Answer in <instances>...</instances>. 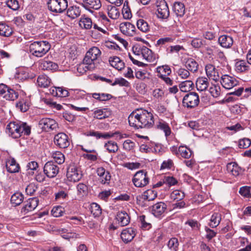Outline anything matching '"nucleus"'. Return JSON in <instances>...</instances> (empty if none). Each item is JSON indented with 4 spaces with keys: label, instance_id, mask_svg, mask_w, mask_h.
<instances>
[{
    "label": "nucleus",
    "instance_id": "obj_1",
    "mask_svg": "<svg viewBox=\"0 0 251 251\" xmlns=\"http://www.w3.org/2000/svg\"><path fill=\"white\" fill-rule=\"evenodd\" d=\"M129 125L136 129L149 128L154 124L153 115L147 110L138 111V113L132 112L128 117Z\"/></svg>",
    "mask_w": 251,
    "mask_h": 251
},
{
    "label": "nucleus",
    "instance_id": "obj_2",
    "mask_svg": "<svg viewBox=\"0 0 251 251\" xmlns=\"http://www.w3.org/2000/svg\"><path fill=\"white\" fill-rule=\"evenodd\" d=\"M6 132L10 136L16 139L23 135H29L31 133V127L26 123L11 122L7 125Z\"/></svg>",
    "mask_w": 251,
    "mask_h": 251
},
{
    "label": "nucleus",
    "instance_id": "obj_3",
    "mask_svg": "<svg viewBox=\"0 0 251 251\" xmlns=\"http://www.w3.org/2000/svg\"><path fill=\"white\" fill-rule=\"evenodd\" d=\"M50 45L48 41H36L30 44L29 52L33 56L41 57L45 55L50 50Z\"/></svg>",
    "mask_w": 251,
    "mask_h": 251
},
{
    "label": "nucleus",
    "instance_id": "obj_4",
    "mask_svg": "<svg viewBox=\"0 0 251 251\" xmlns=\"http://www.w3.org/2000/svg\"><path fill=\"white\" fill-rule=\"evenodd\" d=\"M149 180L147 172L142 170L134 174L132 181L135 187L142 188L149 184Z\"/></svg>",
    "mask_w": 251,
    "mask_h": 251
},
{
    "label": "nucleus",
    "instance_id": "obj_5",
    "mask_svg": "<svg viewBox=\"0 0 251 251\" xmlns=\"http://www.w3.org/2000/svg\"><path fill=\"white\" fill-rule=\"evenodd\" d=\"M50 11L55 13L63 12L68 7L67 0H49L47 3Z\"/></svg>",
    "mask_w": 251,
    "mask_h": 251
},
{
    "label": "nucleus",
    "instance_id": "obj_6",
    "mask_svg": "<svg viewBox=\"0 0 251 251\" xmlns=\"http://www.w3.org/2000/svg\"><path fill=\"white\" fill-rule=\"evenodd\" d=\"M101 51L99 49L96 47H93L90 48L86 52L83 59V61L90 65V68H95V61L100 56Z\"/></svg>",
    "mask_w": 251,
    "mask_h": 251
},
{
    "label": "nucleus",
    "instance_id": "obj_7",
    "mask_svg": "<svg viewBox=\"0 0 251 251\" xmlns=\"http://www.w3.org/2000/svg\"><path fill=\"white\" fill-rule=\"evenodd\" d=\"M66 176L69 181L76 182L82 178V174L77 165L74 163H71L67 168Z\"/></svg>",
    "mask_w": 251,
    "mask_h": 251
},
{
    "label": "nucleus",
    "instance_id": "obj_8",
    "mask_svg": "<svg viewBox=\"0 0 251 251\" xmlns=\"http://www.w3.org/2000/svg\"><path fill=\"white\" fill-rule=\"evenodd\" d=\"M199 102V96L196 92H190L187 94L182 100L183 106L188 108H193L197 106Z\"/></svg>",
    "mask_w": 251,
    "mask_h": 251
},
{
    "label": "nucleus",
    "instance_id": "obj_9",
    "mask_svg": "<svg viewBox=\"0 0 251 251\" xmlns=\"http://www.w3.org/2000/svg\"><path fill=\"white\" fill-rule=\"evenodd\" d=\"M157 17L161 19H167L170 15L168 4L165 0H158L156 2Z\"/></svg>",
    "mask_w": 251,
    "mask_h": 251
},
{
    "label": "nucleus",
    "instance_id": "obj_10",
    "mask_svg": "<svg viewBox=\"0 0 251 251\" xmlns=\"http://www.w3.org/2000/svg\"><path fill=\"white\" fill-rule=\"evenodd\" d=\"M39 125L46 132H50L58 128L57 122L53 119L48 118L41 119L39 122Z\"/></svg>",
    "mask_w": 251,
    "mask_h": 251
},
{
    "label": "nucleus",
    "instance_id": "obj_11",
    "mask_svg": "<svg viewBox=\"0 0 251 251\" xmlns=\"http://www.w3.org/2000/svg\"><path fill=\"white\" fill-rule=\"evenodd\" d=\"M54 143L58 148L66 149L70 145V141L67 134L60 132L54 136Z\"/></svg>",
    "mask_w": 251,
    "mask_h": 251
},
{
    "label": "nucleus",
    "instance_id": "obj_12",
    "mask_svg": "<svg viewBox=\"0 0 251 251\" xmlns=\"http://www.w3.org/2000/svg\"><path fill=\"white\" fill-rule=\"evenodd\" d=\"M44 174L49 178H53L58 174L59 168L52 161L47 162L44 165Z\"/></svg>",
    "mask_w": 251,
    "mask_h": 251
},
{
    "label": "nucleus",
    "instance_id": "obj_13",
    "mask_svg": "<svg viewBox=\"0 0 251 251\" xmlns=\"http://www.w3.org/2000/svg\"><path fill=\"white\" fill-rule=\"evenodd\" d=\"M96 173L99 176L98 181L101 184L109 185L110 182L111 176L110 172L106 171L103 167H99L97 169Z\"/></svg>",
    "mask_w": 251,
    "mask_h": 251
},
{
    "label": "nucleus",
    "instance_id": "obj_14",
    "mask_svg": "<svg viewBox=\"0 0 251 251\" xmlns=\"http://www.w3.org/2000/svg\"><path fill=\"white\" fill-rule=\"evenodd\" d=\"M39 204V199L37 197L28 199L25 202L24 206L21 209V213L26 215L34 210Z\"/></svg>",
    "mask_w": 251,
    "mask_h": 251
},
{
    "label": "nucleus",
    "instance_id": "obj_15",
    "mask_svg": "<svg viewBox=\"0 0 251 251\" xmlns=\"http://www.w3.org/2000/svg\"><path fill=\"white\" fill-rule=\"evenodd\" d=\"M137 234V230L134 227H128L124 229L121 234V238L125 243L131 242Z\"/></svg>",
    "mask_w": 251,
    "mask_h": 251
},
{
    "label": "nucleus",
    "instance_id": "obj_16",
    "mask_svg": "<svg viewBox=\"0 0 251 251\" xmlns=\"http://www.w3.org/2000/svg\"><path fill=\"white\" fill-rule=\"evenodd\" d=\"M138 52V55L142 54L143 58L149 62H153L155 60V54L151 50L145 46L140 47Z\"/></svg>",
    "mask_w": 251,
    "mask_h": 251
},
{
    "label": "nucleus",
    "instance_id": "obj_17",
    "mask_svg": "<svg viewBox=\"0 0 251 251\" xmlns=\"http://www.w3.org/2000/svg\"><path fill=\"white\" fill-rule=\"evenodd\" d=\"M85 9L92 12V9L98 10L101 6L100 0H83L80 3Z\"/></svg>",
    "mask_w": 251,
    "mask_h": 251
},
{
    "label": "nucleus",
    "instance_id": "obj_18",
    "mask_svg": "<svg viewBox=\"0 0 251 251\" xmlns=\"http://www.w3.org/2000/svg\"><path fill=\"white\" fill-rule=\"evenodd\" d=\"M221 83L225 88L230 89L237 85L238 81L235 78L225 75L222 76Z\"/></svg>",
    "mask_w": 251,
    "mask_h": 251
},
{
    "label": "nucleus",
    "instance_id": "obj_19",
    "mask_svg": "<svg viewBox=\"0 0 251 251\" xmlns=\"http://www.w3.org/2000/svg\"><path fill=\"white\" fill-rule=\"evenodd\" d=\"M120 29L123 34L131 36L134 35L136 30L135 26L129 22L121 23Z\"/></svg>",
    "mask_w": 251,
    "mask_h": 251
},
{
    "label": "nucleus",
    "instance_id": "obj_20",
    "mask_svg": "<svg viewBox=\"0 0 251 251\" xmlns=\"http://www.w3.org/2000/svg\"><path fill=\"white\" fill-rule=\"evenodd\" d=\"M6 168L10 173H15L19 171L20 167L14 158L9 157L6 161Z\"/></svg>",
    "mask_w": 251,
    "mask_h": 251
},
{
    "label": "nucleus",
    "instance_id": "obj_21",
    "mask_svg": "<svg viewBox=\"0 0 251 251\" xmlns=\"http://www.w3.org/2000/svg\"><path fill=\"white\" fill-rule=\"evenodd\" d=\"M116 218L119 224L122 226H127L130 222V217L125 211H119Z\"/></svg>",
    "mask_w": 251,
    "mask_h": 251
},
{
    "label": "nucleus",
    "instance_id": "obj_22",
    "mask_svg": "<svg viewBox=\"0 0 251 251\" xmlns=\"http://www.w3.org/2000/svg\"><path fill=\"white\" fill-rule=\"evenodd\" d=\"M205 69L206 75L209 78L215 81H217L219 79V73L214 65L208 64L205 66Z\"/></svg>",
    "mask_w": 251,
    "mask_h": 251
},
{
    "label": "nucleus",
    "instance_id": "obj_23",
    "mask_svg": "<svg viewBox=\"0 0 251 251\" xmlns=\"http://www.w3.org/2000/svg\"><path fill=\"white\" fill-rule=\"evenodd\" d=\"M166 208L167 205L164 202H157L152 205V212L155 217H159L164 213Z\"/></svg>",
    "mask_w": 251,
    "mask_h": 251
},
{
    "label": "nucleus",
    "instance_id": "obj_24",
    "mask_svg": "<svg viewBox=\"0 0 251 251\" xmlns=\"http://www.w3.org/2000/svg\"><path fill=\"white\" fill-rule=\"evenodd\" d=\"M109 62L111 66L119 71L122 70L125 67V63L118 56L109 57Z\"/></svg>",
    "mask_w": 251,
    "mask_h": 251
},
{
    "label": "nucleus",
    "instance_id": "obj_25",
    "mask_svg": "<svg viewBox=\"0 0 251 251\" xmlns=\"http://www.w3.org/2000/svg\"><path fill=\"white\" fill-rule=\"evenodd\" d=\"M220 45L225 48H230L233 44V39L231 37L226 35L220 36L218 39Z\"/></svg>",
    "mask_w": 251,
    "mask_h": 251
},
{
    "label": "nucleus",
    "instance_id": "obj_26",
    "mask_svg": "<svg viewBox=\"0 0 251 251\" xmlns=\"http://www.w3.org/2000/svg\"><path fill=\"white\" fill-rule=\"evenodd\" d=\"M94 118L102 120L109 117L111 115V112L107 108L97 109L94 112Z\"/></svg>",
    "mask_w": 251,
    "mask_h": 251
},
{
    "label": "nucleus",
    "instance_id": "obj_27",
    "mask_svg": "<svg viewBox=\"0 0 251 251\" xmlns=\"http://www.w3.org/2000/svg\"><path fill=\"white\" fill-rule=\"evenodd\" d=\"M173 10L177 17H182L185 14V8L184 4L181 2H175Z\"/></svg>",
    "mask_w": 251,
    "mask_h": 251
},
{
    "label": "nucleus",
    "instance_id": "obj_28",
    "mask_svg": "<svg viewBox=\"0 0 251 251\" xmlns=\"http://www.w3.org/2000/svg\"><path fill=\"white\" fill-rule=\"evenodd\" d=\"M196 87L199 91L205 90L209 86L208 79L205 77H199L196 81Z\"/></svg>",
    "mask_w": 251,
    "mask_h": 251
},
{
    "label": "nucleus",
    "instance_id": "obj_29",
    "mask_svg": "<svg viewBox=\"0 0 251 251\" xmlns=\"http://www.w3.org/2000/svg\"><path fill=\"white\" fill-rule=\"evenodd\" d=\"M93 28L94 30L92 31V36L96 39H98L102 35L100 32L103 34H106L107 33V28L105 27L102 28L96 24H93Z\"/></svg>",
    "mask_w": 251,
    "mask_h": 251
},
{
    "label": "nucleus",
    "instance_id": "obj_30",
    "mask_svg": "<svg viewBox=\"0 0 251 251\" xmlns=\"http://www.w3.org/2000/svg\"><path fill=\"white\" fill-rule=\"evenodd\" d=\"M227 170L233 176H238L241 172V168L235 162L229 163L226 166Z\"/></svg>",
    "mask_w": 251,
    "mask_h": 251
},
{
    "label": "nucleus",
    "instance_id": "obj_31",
    "mask_svg": "<svg viewBox=\"0 0 251 251\" xmlns=\"http://www.w3.org/2000/svg\"><path fill=\"white\" fill-rule=\"evenodd\" d=\"M13 33L12 27L7 25L0 23V35L4 37H9Z\"/></svg>",
    "mask_w": 251,
    "mask_h": 251
},
{
    "label": "nucleus",
    "instance_id": "obj_32",
    "mask_svg": "<svg viewBox=\"0 0 251 251\" xmlns=\"http://www.w3.org/2000/svg\"><path fill=\"white\" fill-rule=\"evenodd\" d=\"M58 67L57 64L50 61L44 60L40 64V68L44 70H56Z\"/></svg>",
    "mask_w": 251,
    "mask_h": 251
},
{
    "label": "nucleus",
    "instance_id": "obj_33",
    "mask_svg": "<svg viewBox=\"0 0 251 251\" xmlns=\"http://www.w3.org/2000/svg\"><path fill=\"white\" fill-rule=\"evenodd\" d=\"M50 82V79L46 75H40L37 80L38 86L43 88L49 87Z\"/></svg>",
    "mask_w": 251,
    "mask_h": 251
},
{
    "label": "nucleus",
    "instance_id": "obj_34",
    "mask_svg": "<svg viewBox=\"0 0 251 251\" xmlns=\"http://www.w3.org/2000/svg\"><path fill=\"white\" fill-rule=\"evenodd\" d=\"M107 10L108 16L112 19H117L120 16L119 10L112 4L108 5Z\"/></svg>",
    "mask_w": 251,
    "mask_h": 251
},
{
    "label": "nucleus",
    "instance_id": "obj_35",
    "mask_svg": "<svg viewBox=\"0 0 251 251\" xmlns=\"http://www.w3.org/2000/svg\"><path fill=\"white\" fill-rule=\"evenodd\" d=\"M118 133V132H107V133H100L98 131H90L87 133V136H95L97 139L103 138L104 139H108L114 136V134Z\"/></svg>",
    "mask_w": 251,
    "mask_h": 251
},
{
    "label": "nucleus",
    "instance_id": "obj_36",
    "mask_svg": "<svg viewBox=\"0 0 251 251\" xmlns=\"http://www.w3.org/2000/svg\"><path fill=\"white\" fill-rule=\"evenodd\" d=\"M81 10L79 7L73 6L70 7L67 11V15L71 19H74L80 16Z\"/></svg>",
    "mask_w": 251,
    "mask_h": 251
},
{
    "label": "nucleus",
    "instance_id": "obj_37",
    "mask_svg": "<svg viewBox=\"0 0 251 251\" xmlns=\"http://www.w3.org/2000/svg\"><path fill=\"white\" fill-rule=\"evenodd\" d=\"M194 87V83L191 80L184 81L179 84V88L180 91L183 92H187L191 91Z\"/></svg>",
    "mask_w": 251,
    "mask_h": 251
},
{
    "label": "nucleus",
    "instance_id": "obj_38",
    "mask_svg": "<svg viewBox=\"0 0 251 251\" xmlns=\"http://www.w3.org/2000/svg\"><path fill=\"white\" fill-rule=\"evenodd\" d=\"M199 65L197 62L192 58H189L185 62V67L187 69L192 72L198 71Z\"/></svg>",
    "mask_w": 251,
    "mask_h": 251
},
{
    "label": "nucleus",
    "instance_id": "obj_39",
    "mask_svg": "<svg viewBox=\"0 0 251 251\" xmlns=\"http://www.w3.org/2000/svg\"><path fill=\"white\" fill-rule=\"evenodd\" d=\"M79 25L80 27L86 29H89L92 28L93 25L92 20L85 16L82 17L79 22Z\"/></svg>",
    "mask_w": 251,
    "mask_h": 251
},
{
    "label": "nucleus",
    "instance_id": "obj_40",
    "mask_svg": "<svg viewBox=\"0 0 251 251\" xmlns=\"http://www.w3.org/2000/svg\"><path fill=\"white\" fill-rule=\"evenodd\" d=\"M221 221V214L218 212L213 214L210 219L209 226L212 228L217 227Z\"/></svg>",
    "mask_w": 251,
    "mask_h": 251
},
{
    "label": "nucleus",
    "instance_id": "obj_41",
    "mask_svg": "<svg viewBox=\"0 0 251 251\" xmlns=\"http://www.w3.org/2000/svg\"><path fill=\"white\" fill-rule=\"evenodd\" d=\"M24 196L20 192H16L13 194L11 198V202L14 206L20 204L23 201Z\"/></svg>",
    "mask_w": 251,
    "mask_h": 251
},
{
    "label": "nucleus",
    "instance_id": "obj_42",
    "mask_svg": "<svg viewBox=\"0 0 251 251\" xmlns=\"http://www.w3.org/2000/svg\"><path fill=\"white\" fill-rule=\"evenodd\" d=\"M157 193L156 191L149 189L143 193L142 198L144 200L151 201L154 200L157 197Z\"/></svg>",
    "mask_w": 251,
    "mask_h": 251
},
{
    "label": "nucleus",
    "instance_id": "obj_43",
    "mask_svg": "<svg viewBox=\"0 0 251 251\" xmlns=\"http://www.w3.org/2000/svg\"><path fill=\"white\" fill-rule=\"evenodd\" d=\"M77 194L81 198L88 194V189L87 186L82 183H79L76 186Z\"/></svg>",
    "mask_w": 251,
    "mask_h": 251
},
{
    "label": "nucleus",
    "instance_id": "obj_44",
    "mask_svg": "<svg viewBox=\"0 0 251 251\" xmlns=\"http://www.w3.org/2000/svg\"><path fill=\"white\" fill-rule=\"evenodd\" d=\"M235 69L238 72H244L249 70V66L244 60H239L235 63Z\"/></svg>",
    "mask_w": 251,
    "mask_h": 251
},
{
    "label": "nucleus",
    "instance_id": "obj_45",
    "mask_svg": "<svg viewBox=\"0 0 251 251\" xmlns=\"http://www.w3.org/2000/svg\"><path fill=\"white\" fill-rule=\"evenodd\" d=\"M51 156L54 161L59 164H61L65 161L64 155L60 151H56L53 152Z\"/></svg>",
    "mask_w": 251,
    "mask_h": 251
},
{
    "label": "nucleus",
    "instance_id": "obj_46",
    "mask_svg": "<svg viewBox=\"0 0 251 251\" xmlns=\"http://www.w3.org/2000/svg\"><path fill=\"white\" fill-rule=\"evenodd\" d=\"M167 246L171 251H177L179 246L178 239L175 237L171 238L168 242Z\"/></svg>",
    "mask_w": 251,
    "mask_h": 251
},
{
    "label": "nucleus",
    "instance_id": "obj_47",
    "mask_svg": "<svg viewBox=\"0 0 251 251\" xmlns=\"http://www.w3.org/2000/svg\"><path fill=\"white\" fill-rule=\"evenodd\" d=\"M92 97L100 101H106L110 100L112 96L109 94L94 93L92 94Z\"/></svg>",
    "mask_w": 251,
    "mask_h": 251
},
{
    "label": "nucleus",
    "instance_id": "obj_48",
    "mask_svg": "<svg viewBox=\"0 0 251 251\" xmlns=\"http://www.w3.org/2000/svg\"><path fill=\"white\" fill-rule=\"evenodd\" d=\"M18 97V93L14 90L9 88V90L4 95V98L8 100H14L17 99Z\"/></svg>",
    "mask_w": 251,
    "mask_h": 251
},
{
    "label": "nucleus",
    "instance_id": "obj_49",
    "mask_svg": "<svg viewBox=\"0 0 251 251\" xmlns=\"http://www.w3.org/2000/svg\"><path fill=\"white\" fill-rule=\"evenodd\" d=\"M16 107L22 112H25L28 110L29 105L27 101L24 99L20 100L16 103Z\"/></svg>",
    "mask_w": 251,
    "mask_h": 251
},
{
    "label": "nucleus",
    "instance_id": "obj_50",
    "mask_svg": "<svg viewBox=\"0 0 251 251\" xmlns=\"http://www.w3.org/2000/svg\"><path fill=\"white\" fill-rule=\"evenodd\" d=\"M136 25L138 28L143 32H146L149 30L148 24L143 19L138 20Z\"/></svg>",
    "mask_w": 251,
    "mask_h": 251
},
{
    "label": "nucleus",
    "instance_id": "obj_51",
    "mask_svg": "<svg viewBox=\"0 0 251 251\" xmlns=\"http://www.w3.org/2000/svg\"><path fill=\"white\" fill-rule=\"evenodd\" d=\"M158 129L163 130L166 137L169 136L171 133V128L168 125L164 122H160L157 125Z\"/></svg>",
    "mask_w": 251,
    "mask_h": 251
},
{
    "label": "nucleus",
    "instance_id": "obj_52",
    "mask_svg": "<svg viewBox=\"0 0 251 251\" xmlns=\"http://www.w3.org/2000/svg\"><path fill=\"white\" fill-rule=\"evenodd\" d=\"M104 147L109 152H116L119 149L117 144L112 141H109L107 143H105Z\"/></svg>",
    "mask_w": 251,
    "mask_h": 251
},
{
    "label": "nucleus",
    "instance_id": "obj_53",
    "mask_svg": "<svg viewBox=\"0 0 251 251\" xmlns=\"http://www.w3.org/2000/svg\"><path fill=\"white\" fill-rule=\"evenodd\" d=\"M90 65L83 61V62L78 64L77 67V71L80 74L85 73L87 71H92L94 68H90Z\"/></svg>",
    "mask_w": 251,
    "mask_h": 251
},
{
    "label": "nucleus",
    "instance_id": "obj_54",
    "mask_svg": "<svg viewBox=\"0 0 251 251\" xmlns=\"http://www.w3.org/2000/svg\"><path fill=\"white\" fill-rule=\"evenodd\" d=\"M91 212L94 217H99L101 214V209L100 206L96 203H93L91 205Z\"/></svg>",
    "mask_w": 251,
    "mask_h": 251
},
{
    "label": "nucleus",
    "instance_id": "obj_55",
    "mask_svg": "<svg viewBox=\"0 0 251 251\" xmlns=\"http://www.w3.org/2000/svg\"><path fill=\"white\" fill-rule=\"evenodd\" d=\"M119 85L120 86L129 87L130 83L123 77L116 78L114 81L111 83L112 86Z\"/></svg>",
    "mask_w": 251,
    "mask_h": 251
},
{
    "label": "nucleus",
    "instance_id": "obj_56",
    "mask_svg": "<svg viewBox=\"0 0 251 251\" xmlns=\"http://www.w3.org/2000/svg\"><path fill=\"white\" fill-rule=\"evenodd\" d=\"M209 91L214 98H218L221 94V88L219 85H214L209 88Z\"/></svg>",
    "mask_w": 251,
    "mask_h": 251
},
{
    "label": "nucleus",
    "instance_id": "obj_57",
    "mask_svg": "<svg viewBox=\"0 0 251 251\" xmlns=\"http://www.w3.org/2000/svg\"><path fill=\"white\" fill-rule=\"evenodd\" d=\"M38 188V184L33 182L30 183L26 186L25 192L27 195H32L36 191Z\"/></svg>",
    "mask_w": 251,
    "mask_h": 251
},
{
    "label": "nucleus",
    "instance_id": "obj_58",
    "mask_svg": "<svg viewBox=\"0 0 251 251\" xmlns=\"http://www.w3.org/2000/svg\"><path fill=\"white\" fill-rule=\"evenodd\" d=\"M178 151L181 156L185 158H189L192 155L190 150L182 146L179 148Z\"/></svg>",
    "mask_w": 251,
    "mask_h": 251
},
{
    "label": "nucleus",
    "instance_id": "obj_59",
    "mask_svg": "<svg viewBox=\"0 0 251 251\" xmlns=\"http://www.w3.org/2000/svg\"><path fill=\"white\" fill-rule=\"evenodd\" d=\"M163 181L165 184L169 186L176 185L177 183V180L173 176H165L163 177Z\"/></svg>",
    "mask_w": 251,
    "mask_h": 251
},
{
    "label": "nucleus",
    "instance_id": "obj_60",
    "mask_svg": "<svg viewBox=\"0 0 251 251\" xmlns=\"http://www.w3.org/2000/svg\"><path fill=\"white\" fill-rule=\"evenodd\" d=\"M251 145V141L248 138H244L239 141L238 147L240 149H246Z\"/></svg>",
    "mask_w": 251,
    "mask_h": 251
},
{
    "label": "nucleus",
    "instance_id": "obj_61",
    "mask_svg": "<svg viewBox=\"0 0 251 251\" xmlns=\"http://www.w3.org/2000/svg\"><path fill=\"white\" fill-rule=\"evenodd\" d=\"M250 187L249 186H243L240 188L239 193L243 196L248 198H251V193H250Z\"/></svg>",
    "mask_w": 251,
    "mask_h": 251
},
{
    "label": "nucleus",
    "instance_id": "obj_62",
    "mask_svg": "<svg viewBox=\"0 0 251 251\" xmlns=\"http://www.w3.org/2000/svg\"><path fill=\"white\" fill-rule=\"evenodd\" d=\"M6 5L10 9L17 10L19 8L20 5L17 0H8Z\"/></svg>",
    "mask_w": 251,
    "mask_h": 251
},
{
    "label": "nucleus",
    "instance_id": "obj_63",
    "mask_svg": "<svg viewBox=\"0 0 251 251\" xmlns=\"http://www.w3.org/2000/svg\"><path fill=\"white\" fill-rule=\"evenodd\" d=\"M164 95V91L161 89H155L152 92L153 97L158 101L161 100Z\"/></svg>",
    "mask_w": 251,
    "mask_h": 251
},
{
    "label": "nucleus",
    "instance_id": "obj_64",
    "mask_svg": "<svg viewBox=\"0 0 251 251\" xmlns=\"http://www.w3.org/2000/svg\"><path fill=\"white\" fill-rule=\"evenodd\" d=\"M171 196L174 200L180 201L184 198L185 195L184 192L176 190L173 192Z\"/></svg>",
    "mask_w": 251,
    "mask_h": 251
}]
</instances>
